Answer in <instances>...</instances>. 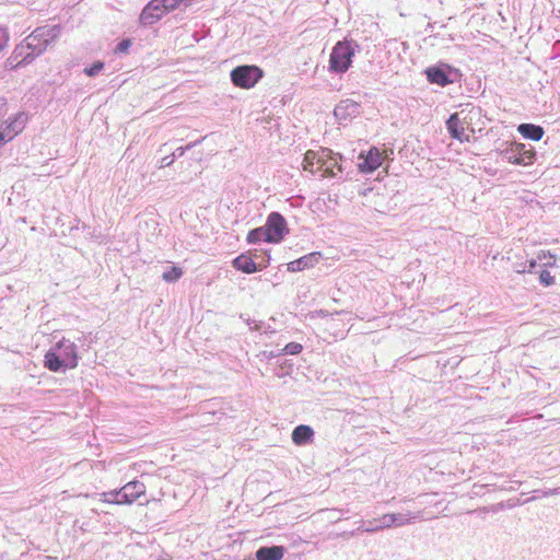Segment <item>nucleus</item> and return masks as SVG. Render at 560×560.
Wrapping results in <instances>:
<instances>
[{
	"label": "nucleus",
	"mask_w": 560,
	"mask_h": 560,
	"mask_svg": "<svg viewBox=\"0 0 560 560\" xmlns=\"http://www.w3.org/2000/svg\"><path fill=\"white\" fill-rule=\"evenodd\" d=\"M44 365L51 372L74 369L78 365L75 343L62 338L45 354Z\"/></svg>",
	"instance_id": "nucleus-1"
},
{
	"label": "nucleus",
	"mask_w": 560,
	"mask_h": 560,
	"mask_svg": "<svg viewBox=\"0 0 560 560\" xmlns=\"http://www.w3.org/2000/svg\"><path fill=\"white\" fill-rule=\"evenodd\" d=\"M479 116V109L475 107L464 108L460 112L451 115L446 121L447 130L454 139L469 141L470 133L475 132L471 127L472 119Z\"/></svg>",
	"instance_id": "nucleus-2"
},
{
	"label": "nucleus",
	"mask_w": 560,
	"mask_h": 560,
	"mask_svg": "<svg viewBox=\"0 0 560 560\" xmlns=\"http://www.w3.org/2000/svg\"><path fill=\"white\" fill-rule=\"evenodd\" d=\"M355 48L352 43L343 40L338 42L329 56V71L335 73H345L348 71L354 57Z\"/></svg>",
	"instance_id": "nucleus-3"
},
{
	"label": "nucleus",
	"mask_w": 560,
	"mask_h": 560,
	"mask_svg": "<svg viewBox=\"0 0 560 560\" xmlns=\"http://www.w3.org/2000/svg\"><path fill=\"white\" fill-rule=\"evenodd\" d=\"M262 70L253 65H244L234 68L231 73L232 83L241 89L249 90L254 88L262 78Z\"/></svg>",
	"instance_id": "nucleus-4"
},
{
	"label": "nucleus",
	"mask_w": 560,
	"mask_h": 560,
	"mask_svg": "<svg viewBox=\"0 0 560 560\" xmlns=\"http://www.w3.org/2000/svg\"><path fill=\"white\" fill-rule=\"evenodd\" d=\"M58 26H43L36 28L27 38V47L42 54L59 36Z\"/></svg>",
	"instance_id": "nucleus-5"
},
{
	"label": "nucleus",
	"mask_w": 560,
	"mask_h": 560,
	"mask_svg": "<svg viewBox=\"0 0 560 560\" xmlns=\"http://www.w3.org/2000/svg\"><path fill=\"white\" fill-rule=\"evenodd\" d=\"M145 492V486L140 481H130L118 491L106 493L105 497H114L116 504H130Z\"/></svg>",
	"instance_id": "nucleus-6"
},
{
	"label": "nucleus",
	"mask_w": 560,
	"mask_h": 560,
	"mask_svg": "<svg viewBox=\"0 0 560 560\" xmlns=\"http://www.w3.org/2000/svg\"><path fill=\"white\" fill-rule=\"evenodd\" d=\"M505 156L510 163L528 165L533 163L535 151L526 149L523 143L513 142L505 150Z\"/></svg>",
	"instance_id": "nucleus-7"
},
{
	"label": "nucleus",
	"mask_w": 560,
	"mask_h": 560,
	"mask_svg": "<svg viewBox=\"0 0 560 560\" xmlns=\"http://www.w3.org/2000/svg\"><path fill=\"white\" fill-rule=\"evenodd\" d=\"M265 230L270 234V243H278L288 233L287 222L280 212H271Z\"/></svg>",
	"instance_id": "nucleus-8"
},
{
	"label": "nucleus",
	"mask_w": 560,
	"mask_h": 560,
	"mask_svg": "<svg viewBox=\"0 0 560 560\" xmlns=\"http://www.w3.org/2000/svg\"><path fill=\"white\" fill-rule=\"evenodd\" d=\"M329 155L330 156L324 158L320 161L319 166H317L318 173H320L324 178H334L342 172V167L340 165V161L342 159L341 154L334 153L330 150Z\"/></svg>",
	"instance_id": "nucleus-9"
},
{
	"label": "nucleus",
	"mask_w": 560,
	"mask_h": 560,
	"mask_svg": "<svg viewBox=\"0 0 560 560\" xmlns=\"http://www.w3.org/2000/svg\"><path fill=\"white\" fill-rule=\"evenodd\" d=\"M384 159L383 152L372 148L366 154L360 153L359 160L362 162L358 164V167L362 173H372L383 164Z\"/></svg>",
	"instance_id": "nucleus-10"
},
{
	"label": "nucleus",
	"mask_w": 560,
	"mask_h": 560,
	"mask_svg": "<svg viewBox=\"0 0 560 560\" xmlns=\"http://www.w3.org/2000/svg\"><path fill=\"white\" fill-rule=\"evenodd\" d=\"M167 11L162 7L160 0L150 1L140 14V22L144 25H152L162 19Z\"/></svg>",
	"instance_id": "nucleus-11"
},
{
	"label": "nucleus",
	"mask_w": 560,
	"mask_h": 560,
	"mask_svg": "<svg viewBox=\"0 0 560 560\" xmlns=\"http://www.w3.org/2000/svg\"><path fill=\"white\" fill-rule=\"evenodd\" d=\"M26 119L27 117L24 113H19L4 129H0V145L20 133L25 126Z\"/></svg>",
	"instance_id": "nucleus-12"
},
{
	"label": "nucleus",
	"mask_w": 560,
	"mask_h": 560,
	"mask_svg": "<svg viewBox=\"0 0 560 560\" xmlns=\"http://www.w3.org/2000/svg\"><path fill=\"white\" fill-rule=\"evenodd\" d=\"M359 113V105L357 102L352 100H342L340 101L335 109L334 115L339 124H346L352 117H354Z\"/></svg>",
	"instance_id": "nucleus-13"
},
{
	"label": "nucleus",
	"mask_w": 560,
	"mask_h": 560,
	"mask_svg": "<svg viewBox=\"0 0 560 560\" xmlns=\"http://www.w3.org/2000/svg\"><path fill=\"white\" fill-rule=\"evenodd\" d=\"M329 149H320L319 151L308 150L304 154L303 170L310 173H318L317 166L324 158L330 156Z\"/></svg>",
	"instance_id": "nucleus-14"
},
{
	"label": "nucleus",
	"mask_w": 560,
	"mask_h": 560,
	"mask_svg": "<svg viewBox=\"0 0 560 560\" xmlns=\"http://www.w3.org/2000/svg\"><path fill=\"white\" fill-rule=\"evenodd\" d=\"M320 258H322V254L319 252H313V253H310L299 259L290 261L288 264L287 269L290 272L302 271L307 268L314 267L316 264L319 262Z\"/></svg>",
	"instance_id": "nucleus-15"
},
{
	"label": "nucleus",
	"mask_w": 560,
	"mask_h": 560,
	"mask_svg": "<svg viewBox=\"0 0 560 560\" xmlns=\"http://www.w3.org/2000/svg\"><path fill=\"white\" fill-rule=\"evenodd\" d=\"M233 267L245 273H253L266 267V264L256 262L253 257L242 254L233 260Z\"/></svg>",
	"instance_id": "nucleus-16"
},
{
	"label": "nucleus",
	"mask_w": 560,
	"mask_h": 560,
	"mask_svg": "<svg viewBox=\"0 0 560 560\" xmlns=\"http://www.w3.org/2000/svg\"><path fill=\"white\" fill-rule=\"evenodd\" d=\"M285 549L283 546L260 547L256 551L257 560H281Z\"/></svg>",
	"instance_id": "nucleus-17"
},
{
	"label": "nucleus",
	"mask_w": 560,
	"mask_h": 560,
	"mask_svg": "<svg viewBox=\"0 0 560 560\" xmlns=\"http://www.w3.org/2000/svg\"><path fill=\"white\" fill-rule=\"evenodd\" d=\"M313 434H314V431L312 430L311 427L305 425V424H300L292 432V441L296 445H303V444L307 443L308 441H311Z\"/></svg>",
	"instance_id": "nucleus-18"
},
{
	"label": "nucleus",
	"mask_w": 560,
	"mask_h": 560,
	"mask_svg": "<svg viewBox=\"0 0 560 560\" xmlns=\"http://www.w3.org/2000/svg\"><path fill=\"white\" fill-rule=\"evenodd\" d=\"M518 132L527 139L539 141L544 136V129L540 126L532 124H522L517 128Z\"/></svg>",
	"instance_id": "nucleus-19"
},
{
	"label": "nucleus",
	"mask_w": 560,
	"mask_h": 560,
	"mask_svg": "<svg viewBox=\"0 0 560 560\" xmlns=\"http://www.w3.org/2000/svg\"><path fill=\"white\" fill-rule=\"evenodd\" d=\"M425 73H427V78L430 82L436 83L441 86H445L446 84L452 82L448 79V75L445 72V70H443L441 68H428Z\"/></svg>",
	"instance_id": "nucleus-20"
},
{
	"label": "nucleus",
	"mask_w": 560,
	"mask_h": 560,
	"mask_svg": "<svg viewBox=\"0 0 560 560\" xmlns=\"http://www.w3.org/2000/svg\"><path fill=\"white\" fill-rule=\"evenodd\" d=\"M377 521H378V525H376L375 527H366V528L360 527L359 529H362L366 533H373V532H377L381 529L393 527L392 513L384 514L382 517L377 518Z\"/></svg>",
	"instance_id": "nucleus-21"
},
{
	"label": "nucleus",
	"mask_w": 560,
	"mask_h": 560,
	"mask_svg": "<svg viewBox=\"0 0 560 560\" xmlns=\"http://www.w3.org/2000/svg\"><path fill=\"white\" fill-rule=\"evenodd\" d=\"M247 241L249 243H257L260 241H266V242L270 243V234L268 231L265 230V228H258V229L252 230L248 233Z\"/></svg>",
	"instance_id": "nucleus-22"
},
{
	"label": "nucleus",
	"mask_w": 560,
	"mask_h": 560,
	"mask_svg": "<svg viewBox=\"0 0 560 560\" xmlns=\"http://www.w3.org/2000/svg\"><path fill=\"white\" fill-rule=\"evenodd\" d=\"M418 517V514L407 513H392V520H393V526H404L407 524H410L412 520H416Z\"/></svg>",
	"instance_id": "nucleus-23"
},
{
	"label": "nucleus",
	"mask_w": 560,
	"mask_h": 560,
	"mask_svg": "<svg viewBox=\"0 0 560 560\" xmlns=\"http://www.w3.org/2000/svg\"><path fill=\"white\" fill-rule=\"evenodd\" d=\"M183 276V270L179 267H171L162 275V279L166 282H175Z\"/></svg>",
	"instance_id": "nucleus-24"
},
{
	"label": "nucleus",
	"mask_w": 560,
	"mask_h": 560,
	"mask_svg": "<svg viewBox=\"0 0 560 560\" xmlns=\"http://www.w3.org/2000/svg\"><path fill=\"white\" fill-rule=\"evenodd\" d=\"M10 32L7 26L0 25V54L4 52L9 46Z\"/></svg>",
	"instance_id": "nucleus-25"
},
{
	"label": "nucleus",
	"mask_w": 560,
	"mask_h": 560,
	"mask_svg": "<svg viewBox=\"0 0 560 560\" xmlns=\"http://www.w3.org/2000/svg\"><path fill=\"white\" fill-rule=\"evenodd\" d=\"M303 347L302 345L298 342H290L283 348V352L287 354H299L302 351Z\"/></svg>",
	"instance_id": "nucleus-26"
},
{
	"label": "nucleus",
	"mask_w": 560,
	"mask_h": 560,
	"mask_svg": "<svg viewBox=\"0 0 560 560\" xmlns=\"http://www.w3.org/2000/svg\"><path fill=\"white\" fill-rule=\"evenodd\" d=\"M539 281L546 287H549L555 283V278L547 270H541L539 273Z\"/></svg>",
	"instance_id": "nucleus-27"
},
{
	"label": "nucleus",
	"mask_w": 560,
	"mask_h": 560,
	"mask_svg": "<svg viewBox=\"0 0 560 560\" xmlns=\"http://www.w3.org/2000/svg\"><path fill=\"white\" fill-rule=\"evenodd\" d=\"M104 67V63L101 62V61H97L95 63H93L90 68H86L84 70V72L89 75V77H94Z\"/></svg>",
	"instance_id": "nucleus-28"
},
{
	"label": "nucleus",
	"mask_w": 560,
	"mask_h": 560,
	"mask_svg": "<svg viewBox=\"0 0 560 560\" xmlns=\"http://www.w3.org/2000/svg\"><path fill=\"white\" fill-rule=\"evenodd\" d=\"M161 1V4L162 7L167 11H173L175 10L176 8H178L179 3L183 1V0H160Z\"/></svg>",
	"instance_id": "nucleus-29"
},
{
	"label": "nucleus",
	"mask_w": 560,
	"mask_h": 560,
	"mask_svg": "<svg viewBox=\"0 0 560 560\" xmlns=\"http://www.w3.org/2000/svg\"><path fill=\"white\" fill-rule=\"evenodd\" d=\"M131 46V40L130 39H124L122 42H120L117 47H116V52H127L128 49L130 48Z\"/></svg>",
	"instance_id": "nucleus-30"
},
{
	"label": "nucleus",
	"mask_w": 560,
	"mask_h": 560,
	"mask_svg": "<svg viewBox=\"0 0 560 560\" xmlns=\"http://www.w3.org/2000/svg\"><path fill=\"white\" fill-rule=\"evenodd\" d=\"M174 154L172 155H166L164 158H162L159 162V166L160 167H165V166H170L171 164H173L174 162V158H173Z\"/></svg>",
	"instance_id": "nucleus-31"
},
{
	"label": "nucleus",
	"mask_w": 560,
	"mask_h": 560,
	"mask_svg": "<svg viewBox=\"0 0 560 560\" xmlns=\"http://www.w3.org/2000/svg\"><path fill=\"white\" fill-rule=\"evenodd\" d=\"M526 272H536L535 271V267H536V260L532 259L529 261H526Z\"/></svg>",
	"instance_id": "nucleus-32"
},
{
	"label": "nucleus",
	"mask_w": 560,
	"mask_h": 560,
	"mask_svg": "<svg viewBox=\"0 0 560 560\" xmlns=\"http://www.w3.org/2000/svg\"><path fill=\"white\" fill-rule=\"evenodd\" d=\"M560 493V487L559 488H555V489H549V490H546L542 492V495L544 497H549V495H555V494H558Z\"/></svg>",
	"instance_id": "nucleus-33"
},
{
	"label": "nucleus",
	"mask_w": 560,
	"mask_h": 560,
	"mask_svg": "<svg viewBox=\"0 0 560 560\" xmlns=\"http://www.w3.org/2000/svg\"><path fill=\"white\" fill-rule=\"evenodd\" d=\"M368 194H370L372 198H380V194L375 192L372 188H369L362 192L363 196H366Z\"/></svg>",
	"instance_id": "nucleus-34"
},
{
	"label": "nucleus",
	"mask_w": 560,
	"mask_h": 560,
	"mask_svg": "<svg viewBox=\"0 0 560 560\" xmlns=\"http://www.w3.org/2000/svg\"><path fill=\"white\" fill-rule=\"evenodd\" d=\"M515 271L518 272V273H524L526 272V264H520L517 266H515Z\"/></svg>",
	"instance_id": "nucleus-35"
},
{
	"label": "nucleus",
	"mask_w": 560,
	"mask_h": 560,
	"mask_svg": "<svg viewBox=\"0 0 560 560\" xmlns=\"http://www.w3.org/2000/svg\"><path fill=\"white\" fill-rule=\"evenodd\" d=\"M106 493H107V492L102 493L103 501H104V502H109V503H116V501H114V499H115V498H114V497H112V495H107V497H105V494H106Z\"/></svg>",
	"instance_id": "nucleus-36"
},
{
	"label": "nucleus",
	"mask_w": 560,
	"mask_h": 560,
	"mask_svg": "<svg viewBox=\"0 0 560 560\" xmlns=\"http://www.w3.org/2000/svg\"><path fill=\"white\" fill-rule=\"evenodd\" d=\"M376 525H378V521H377V518H374L372 521H369L368 527H375Z\"/></svg>",
	"instance_id": "nucleus-37"
},
{
	"label": "nucleus",
	"mask_w": 560,
	"mask_h": 560,
	"mask_svg": "<svg viewBox=\"0 0 560 560\" xmlns=\"http://www.w3.org/2000/svg\"><path fill=\"white\" fill-rule=\"evenodd\" d=\"M549 259H552V256L549 257ZM555 264L553 261L548 260L547 262H544V266H552Z\"/></svg>",
	"instance_id": "nucleus-38"
},
{
	"label": "nucleus",
	"mask_w": 560,
	"mask_h": 560,
	"mask_svg": "<svg viewBox=\"0 0 560 560\" xmlns=\"http://www.w3.org/2000/svg\"><path fill=\"white\" fill-rule=\"evenodd\" d=\"M279 354H280V353H275V352H272V351H271V352L268 354V358H275V357H277V355H279Z\"/></svg>",
	"instance_id": "nucleus-39"
},
{
	"label": "nucleus",
	"mask_w": 560,
	"mask_h": 560,
	"mask_svg": "<svg viewBox=\"0 0 560 560\" xmlns=\"http://www.w3.org/2000/svg\"><path fill=\"white\" fill-rule=\"evenodd\" d=\"M177 153H179V155H182L184 153V149L183 148H178L177 149Z\"/></svg>",
	"instance_id": "nucleus-40"
}]
</instances>
